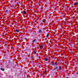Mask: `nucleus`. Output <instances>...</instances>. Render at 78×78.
<instances>
[{
    "mask_svg": "<svg viewBox=\"0 0 78 78\" xmlns=\"http://www.w3.org/2000/svg\"><path fill=\"white\" fill-rule=\"evenodd\" d=\"M59 70H61V67L60 66L59 67Z\"/></svg>",
    "mask_w": 78,
    "mask_h": 78,
    "instance_id": "nucleus-11",
    "label": "nucleus"
},
{
    "mask_svg": "<svg viewBox=\"0 0 78 78\" xmlns=\"http://www.w3.org/2000/svg\"><path fill=\"white\" fill-rule=\"evenodd\" d=\"M44 60L45 61H48V58H45L44 59Z\"/></svg>",
    "mask_w": 78,
    "mask_h": 78,
    "instance_id": "nucleus-3",
    "label": "nucleus"
},
{
    "mask_svg": "<svg viewBox=\"0 0 78 78\" xmlns=\"http://www.w3.org/2000/svg\"><path fill=\"white\" fill-rule=\"evenodd\" d=\"M6 12H8V10H6Z\"/></svg>",
    "mask_w": 78,
    "mask_h": 78,
    "instance_id": "nucleus-16",
    "label": "nucleus"
},
{
    "mask_svg": "<svg viewBox=\"0 0 78 78\" xmlns=\"http://www.w3.org/2000/svg\"><path fill=\"white\" fill-rule=\"evenodd\" d=\"M45 23V20H44L43 21V22H42L43 23Z\"/></svg>",
    "mask_w": 78,
    "mask_h": 78,
    "instance_id": "nucleus-7",
    "label": "nucleus"
},
{
    "mask_svg": "<svg viewBox=\"0 0 78 78\" xmlns=\"http://www.w3.org/2000/svg\"><path fill=\"white\" fill-rule=\"evenodd\" d=\"M1 70H2V71H4V70H5V69L3 68H1Z\"/></svg>",
    "mask_w": 78,
    "mask_h": 78,
    "instance_id": "nucleus-8",
    "label": "nucleus"
},
{
    "mask_svg": "<svg viewBox=\"0 0 78 78\" xmlns=\"http://www.w3.org/2000/svg\"><path fill=\"white\" fill-rule=\"evenodd\" d=\"M44 75H45V73H44Z\"/></svg>",
    "mask_w": 78,
    "mask_h": 78,
    "instance_id": "nucleus-17",
    "label": "nucleus"
},
{
    "mask_svg": "<svg viewBox=\"0 0 78 78\" xmlns=\"http://www.w3.org/2000/svg\"><path fill=\"white\" fill-rule=\"evenodd\" d=\"M48 36H49V34H47L46 36V38H47V37H48Z\"/></svg>",
    "mask_w": 78,
    "mask_h": 78,
    "instance_id": "nucleus-10",
    "label": "nucleus"
},
{
    "mask_svg": "<svg viewBox=\"0 0 78 78\" xmlns=\"http://www.w3.org/2000/svg\"><path fill=\"white\" fill-rule=\"evenodd\" d=\"M78 4V2H76L74 3V5H77Z\"/></svg>",
    "mask_w": 78,
    "mask_h": 78,
    "instance_id": "nucleus-5",
    "label": "nucleus"
},
{
    "mask_svg": "<svg viewBox=\"0 0 78 78\" xmlns=\"http://www.w3.org/2000/svg\"><path fill=\"white\" fill-rule=\"evenodd\" d=\"M43 48V46H41V48Z\"/></svg>",
    "mask_w": 78,
    "mask_h": 78,
    "instance_id": "nucleus-14",
    "label": "nucleus"
},
{
    "mask_svg": "<svg viewBox=\"0 0 78 78\" xmlns=\"http://www.w3.org/2000/svg\"><path fill=\"white\" fill-rule=\"evenodd\" d=\"M36 41V39H34V40H33V43H34V42H35V41Z\"/></svg>",
    "mask_w": 78,
    "mask_h": 78,
    "instance_id": "nucleus-9",
    "label": "nucleus"
},
{
    "mask_svg": "<svg viewBox=\"0 0 78 78\" xmlns=\"http://www.w3.org/2000/svg\"><path fill=\"white\" fill-rule=\"evenodd\" d=\"M34 54H36V51H34Z\"/></svg>",
    "mask_w": 78,
    "mask_h": 78,
    "instance_id": "nucleus-13",
    "label": "nucleus"
},
{
    "mask_svg": "<svg viewBox=\"0 0 78 78\" xmlns=\"http://www.w3.org/2000/svg\"><path fill=\"white\" fill-rule=\"evenodd\" d=\"M25 39H27V38H25Z\"/></svg>",
    "mask_w": 78,
    "mask_h": 78,
    "instance_id": "nucleus-15",
    "label": "nucleus"
},
{
    "mask_svg": "<svg viewBox=\"0 0 78 78\" xmlns=\"http://www.w3.org/2000/svg\"><path fill=\"white\" fill-rule=\"evenodd\" d=\"M51 64H52V66H53L54 65H55V66H57V65H58V64H59V62H58V63H57V64H55V63H54L53 62H51Z\"/></svg>",
    "mask_w": 78,
    "mask_h": 78,
    "instance_id": "nucleus-1",
    "label": "nucleus"
},
{
    "mask_svg": "<svg viewBox=\"0 0 78 78\" xmlns=\"http://www.w3.org/2000/svg\"><path fill=\"white\" fill-rule=\"evenodd\" d=\"M15 31L16 32H17V33H19V30H18L17 29H16Z\"/></svg>",
    "mask_w": 78,
    "mask_h": 78,
    "instance_id": "nucleus-4",
    "label": "nucleus"
},
{
    "mask_svg": "<svg viewBox=\"0 0 78 78\" xmlns=\"http://www.w3.org/2000/svg\"><path fill=\"white\" fill-rule=\"evenodd\" d=\"M58 69V67H56L55 68H54L53 69V71H54V70H56L57 69Z\"/></svg>",
    "mask_w": 78,
    "mask_h": 78,
    "instance_id": "nucleus-2",
    "label": "nucleus"
},
{
    "mask_svg": "<svg viewBox=\"0 0 78 78\" xmlns=\"http://www.w3.org/2000/svg\"><path fill=\"white\" fill-rule=\"evenodd\" d=\"M39 33H42V30H39Z\"/></svg>",
    "mask_w": 78,
    "mask_h": 78,
    "instance_id": "nucleus-6",
    "label": "nucleus"
},
{
    "mask_svg": "<svg viewBox=\"0 0 78 78\" xmlns=\"http://www.w3.org/2000/svg\"><path fill=\"white\" fill-rule=\"evenodd\" d=\"M23 13H24V14H26V11H24Z\"/></svg>",
    "mask_w": 78,
    "mask_h": 78,
    "instance_id": "nucleus-12",
    "label": "nucleus"
}]
</instances>
